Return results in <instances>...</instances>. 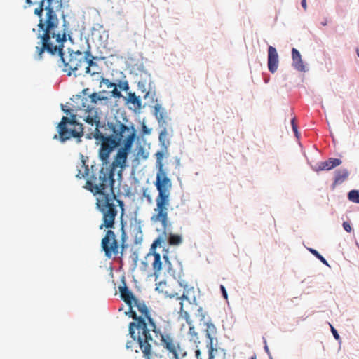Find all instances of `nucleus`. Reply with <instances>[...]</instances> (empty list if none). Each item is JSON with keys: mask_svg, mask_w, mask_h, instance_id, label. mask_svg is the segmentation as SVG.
I'll return each instance as SVG.
<instances>
[{"mask_svg": "<svg viewBox=\"0 0 359 359\" xmlns=\"http://www.w3.org/2000/svg\"><path fill=\"white\" fill-rule=\"evenodd\" d=\"M83 110L85 111V113H87L88 115L84 117V121L89 125L94 126L95 123H96L97 118H98V109L94 107H90V105L84 108Z\"/></svg>", "mask_w": 359, "mask_h": 359, "instance_id": "a211bd4d", "label": "nucleus"}, {"mask_svg": "<svg viewBox=\"0 0 359 359\" xmlns=\"http://www.w3.org/2000/svg\"><path fill=\"white\" fill-rule=\"evenodd\" d=\"M55 3L57 4L55 8V11H60L63 8L62 6L64 4L62 2V0H55Z\"/></svg>", "mask_w": 359, "mask_h": 359, "instance_id": "603ef678", "label": "nucleus"}, {"mask_svg": "<svg viewBox=\"0 0 359 359\" xmlns=\"http://www.w3.org/2000/svg\"><path fill=\"white\" fill-rule=\"evenodd\" d=\"M124 136H86L87 138H95L100 142V148L99 151L100 158L103 162H107L109 158L111 151L118 147Z\"/></svg>", "mask_w": 359, "mask_h": 359, "instance_id": "0eeeda50", "label": "nucleus"}, {"mask_svg": "<svg viewBox=\"0 0 359 359\" xmlns=\"http://www.w3.org/2000/svg\"><path fill=\"white\" fill-rule=\"evenodd\" d=\"M128 60L132 63V64H135V63H137L136 62V59L135 57H133L132 55H128Z\"/></svg>", "mask_w": 359, "mask_h": 359, "instance_id": "69168bd1", "label": "nucleus"}, {"mask_svg": "<svg viewBox=\"0 0 359 359\" xmlns=\"http://www.w3.org/2000/svg\"><path fill=\"white\" fill-rule=\"evenodd\" d=\"M163 155L164 154L162 151L156 153L158 171L154 184L158 191V195L155 199L156 206L151 217V222L154 224H160L165 228L168 223V209L170 205V196L172 182L167 176V172L163 168Z\"/></svg>", "mask_w": 359, "mask_h": 359, "instance_id": "f03ea898", "label": "nucleus"}, {"mask_svg": "<svg viewBox=\"0 0 359 359\" xmlns=\"http://www.w3.org/2000/svg\"><path fill=\"white\" fill-rule=\"evenodd\" d=\"M137 69L144 74V76L146 78H151V74L147 72V69H145L144 65L143 62H137L135 63L134 65L132 66V69L130 70V73L133 72V70Z\"/></svg>", "mask_w": 359, "mask_h": 359, "instance_id": "bb28decb", "label": "nucleus"}, {"mask_svg": "<svg viewBox=\"0 0 359 359\" xmlns=\"http://www.w3.org/2000/svg\"><path fill=\"white\" fill-rule=\"evenodd\" d=\"M168 224H169V222L168 223ZM168 226V225H167L166 227L164 228L163 225H161L163 231L154 240V243H152L151 247V250H154L158 246L161 247L162 245H165L167 241L170 245H178L182 243V238L181 236L178 234L172 233H170L169 236H168L166 231Z\"/></svg>", "mask_w": 359, "mask_h": 359, "instance_id": "9d476101", "label": "nucleus"}, {"mask_svg": "<svg viewBox=\"0 0 359 359\" xmlns=\"http://www.w3.org/2000/svg\"><path fill=\"white\" fill-rule=\"evenodd\" d=\"M106 57H104V56H94L93 55V60L95 62L97 61H99V60H104Z\"/></svg>", "mask_w": 359, "mask_h": 359, "instance_id": "e2e57ef3", "label": "nucleus"}, {"mask_svg": "<svg viewBox=\"0 0 359 359\" xmlns=\"http://www.w3.org/2000/svg\"><path fill=\"white\" fill-rule=\"evenodd\" d=\"M100 87H102V84H105L108 88L117 87L116 83L109 81L108 79H106V78L103 77L102 76H100Z\"/></svg>", "mask_w": 359, "mask_h": 359, "instance_id": "c9c22d12", "label": "nucleus"}, {"mask_svg": "<svg viewBox=\"0 0 359 359\" xmlns=\"http://www.w3.org/2000/svg\"><path fill=\"white\" fill-rule=\"evenodd\" d=\"M89 91H90V89L88 88H84L81 92V94L83 95V96H86L89 94Z\"/></svg>", "mask_w": 359, "mask_h": 359, "instance_id": "680f3d73", "label": "nucleus"}, {"mask_svg": "<svg viewBox=\"0 0 359 359\" xmlns=\"http://www.w3.org/2000/svg\"><path fill=\"white\" fill-rule=\"evenodd\" d=\"M279 57L275 47L269 46L267 55L268 69L271 74H274L278 67Z\"/></svg>", "mask_w": 359, "mask_h": 359, "instance_id": "2eb2a0df", "label": "nucleus"}, {"mask_svg": "<svg viewBox=\"0 0 359 359\" xmlns=\"http://www.w3.org/2000/svg\"><path fill=\"white\" fill-rule=\"evenodd\" d=\"M79 68L76 66L74 65V63H69V66L66 69H62V72L67 73V76H71L74 75V77H78L81 75L85 76V74H82L81 73H77Z\"/></svg>", "mask_w": 359, "mask_h": 359, "instance_id": "b1692460", "label": "nucleus"}, {"mask_svg": "<svg viewBox=\"0 0 359 359\" xmlns=\"http://www.w3.org/2000/svg\"><path fill=\"white\" fill-rule=\"evenodd\" d=\"M290 123H291V126L292 128L294 135H300V133L299 132L298 126L295 122V118H292L290 120Z\"/></svg>", "mask_w": 359, "mask_h": 359, "instance_id": "de8ad7c7", "label": "nucleus"}, {"mask_svg": "<svg viewBox=\"0 0 359 359\" xmlns=\"http://www.w3.org/2000/svg\"><path fill=\"white\" fill-rule=\"evenodd\" d=\"M348 198L349 201L359 204V191L351 190L348 194Z\"/></svg>", "mask_w": 359, "mask_h": 359, "instance_id": "72a5a7b5", "label": "nucleus"}, {"mask_svg": "<svg viewBox=\"0 0 359 359\" xmlns=\"http://www.w3.org/2000/svg\"><path fill=\"white\" fill-rule=\"evenodd\" d=\"M62 2L64 4V5L62 6L63 8H67L69 6V0H62Z\"/></svg>", "mask_w": 359, "mask_h": 359, "instance_id": "0e129e2a", "label": "nucleus"}, {"mask_svg": "<svg viewBox=\"0 0 359 359\" xmlns=\"http://www.w3.org/2000/svg\"><path fill=\"white\" fill-rule=\"evenodd\" d=\"M56 55H58V57H59V60L57 62L59 67H62L63 66L64 69H66L69 66V63H70L69 61L67 62L65 58V53H57Z\"/></svg>", "mask_w": 359, "mask_h": 359, "instance_id": "473e14b6", "label": "nucleus"}, {"mask_svg": "<svg viewBox=\"0 0 359 359\" xmlns=\"http://www.w3.org/2000/svg\"><path fill=\"white\" fill-rule=\"evenodd\" d=\"M195 356H196V359H203L201 357V352L199 349L196 350Z\"/></svg>", "mask_w": 359, "mask_h": 359, "instance_id": "052dcab7", "label": "nucleus"}, {"mask_svg": "<svg viewBox=\"0 0 359 359\" xmlns=\"http://www.w3.org/2000/svg\"><path fill=\"white\" fill-rule=\"evenodd\" d=\"M72 32L66 33V42L67 41H69L71 43L74 44V39L72 38Z\"/></svg>", "mask_w": 359, "mask_h": 359, "instance_id": "6e6d98bb", "label": "nucleus"}, {"mask_svg": "<svg viewBox=\"0 0 359 359\" xmlns=\"http://www.w3.org/2000/svg\"><path fill=\"white\" fill-rule=\"evenodd\" d=\"M85 62L84 61H82L81 57H79V59L74 60V65L76 66L77 68H80L82 66V64Z\"/></svg>", "mask_w": 359, "mask_h": 359, "instance_id": "13d9d810", "label": "nucleus"}, {"mask_svg": "<svg viewBox=\"0 0 359 359\" xmlns=\"http://www.w3.org/2000/svg\"><path fill=\"white\" fill-rule=\"evenodd\" d=\"M309 250L313 255H315L318 259H319L323 264H327L326 259L321 255H320L317 250H316L314 249H310Z\"/></svg>", "mask_w": 359, "mask_h": 359, "instance_id": "c03bdc74", "label": "nucleus"}, {"mask_svg": "<svg viewBox=\"0 0 359 359\" xmlns=\"http://www.w3.org/2000/svg\"><path fill=\"white\" fill-rule=\"evenodd\" d=\"M67 53L69 54V62L74 63V60L79 59L78 57H83V52L81 50H74L71 48H67Z\"/></svg>", "mask_w": 359, "mask_h": 359, "instance_id": "c756f323", "label": "nucleus"}, {"mask_svg": "<svg viewBox=\"0 0 359 359\" xmlns=\"http://www.w3.org/2000/svg\"><path fill=\"white\" fill-rule=\"evenodd\" d=\"M76 170L78 171L76 174V177L79 179L85 178L89 172L88 166L86 165L85 161L83 160L78 163Z\"/></svg>", "mask_w": 359, "mask_h": 359, "instance_id": "412c9836", "label": "nucleus"}, {"mask_svg": "<svg viewBox=\"0 0 359 359\" xmlns=\"http://www.w3.org/2000/svg\"><path fill=\"white\" fill-rule=\"evenodd\" d=\"M165 263L168 264V273L170 276L177 280L179 285L183 288V293L181 296L178 294H172L171 297H176L180 302V311L184 313V317L187 323H189V314L195 311L198 306V302L196 298V291L193 286L186 280L182 269L177 266L174 269L168 261L167 256H163Z\"/></svg>", "mask_w": 359, "mask_h": 359, "instance_id": "39448f33", "label": "nucleus"}, {"mask_svg": "<svg viewBox=\"0 0 359 359\" xmlns=\"http://www.w3.org/2000/svg\"><path fill=\"white\" fill-rule=\"evenodd\" d=\"M121 298L129 306L128 313L134 320L129 324V334L134 339H137L144 356L147 359H152L151 341H153L151 335L149 334V330L144 320L142 317H137V313L133 309V304L137 299L133 293L128 288L125 282L123 286L119 287Z\"/></svg>", "mask_w": 359, "mask_h": 359, "instance_id": "20e7f679", "label": "nucleus"}, {"mask_svg": "<svg viewBox=\"0 0 359 359\" xmlns=\"http://www.w3.org/2000/svg\"><path fill=\"white\" fill-rule=\"evenodd\" d=\"M136 137L127 136L123 140V147L118 149L110 167H102L98 172L93 171L92 175L84 186V188L92 192L93 195H97L96 205L102 215V222L100 225V229H108L102 239L101 245L106 257L109 258L118 254V243L114 232L111 230L114 226L115 218L118 215L117 206H119L121 210L120 217L123 247L126 236L123 222L124 203L123 201L116 198L114 191V172L117 171L118 176L121 177L122 172L126 168L128 153Z\"/></svg>", "mask_w": 359, "mask_h": 359, "instance_id": "f257e3e1", "label": "nucleus"}, {"mask_svg": "<svg viewBox=\"0 0 359 359\" xmlns=\"http://www.w3.org/2000/svg\"><path fill=\"white\" fill-rule=\"evenodd\" d=\"M54 2L55 0H47V3L44 8V11H46V18H43V16L39 18L37 27H40L42 28L46 25L48 27H53L56 25V22H59L56 11H55V8L53 6Z\"/></svg>", "mask_w": 359, "mask_h": 359, "instance_id": "9b49d317", "label": "nucleus"}, {"mask_svg": "<svg viewBox=\"0 0 359 359\" xmlns=\"http://www.w3.org/2000/svg\"><path fill=\"white\" fill-rule=\"evenodd\" d=\"M88 97L90 99V102L93 104H97L99 101H104L107 102L109 100L108 96L100 95L96 92H94L90 95H88Z\"/></svg>", "mask_w": 359, "mask_h": 359, "instance_id": "5701e85b", "label": "nucleus"}, {"mask_svg": "<svg viewBox=\"0 0 359 359\" xmlns=\"http://www.w3.org/2000/svg\"><path fill=\"white\" fill-rule=\"evenodd\" d=\"M141 79L137 83V88L138 90H141L142 93L146 92V83H147V79L143 76V74H141L140 76Z\"/></svg>", "mask_w": 359, "mask_h": 359, "instance_id": "4c0bfd02", "label": "nucleus"}, {"mask_svg": "<svg viewBox=\"0 0 359 359\" xmlns=\"http://www.w3.org/2000/svg\"><path fill=\"white\" fill-rule=\"evenodd\" d=\"M109 94H111V97H114V98H121V97H124V96H123L122 93H121V91L120 90H118L117 89V87L116 88H114V89L111 90V91H109Z\"/></svg>", "mask_w": 359, "mask_h": 359, "instance_id": "a19ab883", "label": "nucleus"}, {"mask_svg": "<svg viewBox=\"0 0 359 359\" xmlns=\"http://www.w3.org/2000/svg\"><path fill=\"white\" fill-rule=\"evenodd\" d=\"M149 155V151H147L143 147H139L137 151V157L138 158L146 160L148 158Z\"/></svg>", "mask_w": 359, "mask_h": 359, "instance_id": "f704fd0d", "label": "nucleus"}, {"mask_svg": "<svg viewBox=\"0 0 359 359\" xmlns=\"http://www.w3.org/2000/svg\"><path fill=\"white\" fill-rule=\"evenodd\" d=\"M85 74H90L92 76H99L100 75V72H97V71H92V69L87 66L86 68H85Z\"/></svg>", "mask_w": 359, "mask_h": 359, "instance_id": "09e8293b", "label": "nucleus"}, {"mask_svg": "<svg viewBox=\"0 0 359 359\" xmlns=\"http://www.w3.org/2000/svg\"><path fill=\"white\" fill-rule=\"evenodd\" d=\"M330 325L331 331H332V334H333L334 337L337 340L339 339L340 337H339V334H338L337 331L334 328V327H333L332 325H330Z\"/></svg>", "mask_w": 359, "mask_h": 359, "instance_id": "4d7b16f0", "label": "nucleus"}, {"mask_svg": "<svg viewBox=\"0 0 359 359\" xmlns=\"http://www.w3.org/2000/svg\"><path fill=\"white\" fill-rule=\"evenodd\" d=\"M189 325V335L190 337V340L193 341L194 342H197L198 340V333L195 330V327L191 325V321L189 320V323H188Z\"/></svg>", "mask_w": 359, "mask_h": 359, "instance_id": "2f4dec72", "label": "nucleus"}, {"mask_svg": "<svg viewBox=\"0 0 359 359\" xmlns=\"http://www.w3.org/2000/svg\"><path fill=\"white\" fill-rule=\"evenodd\" d=\"M59 22H56V25L53 27H48L46 25H44L42 28L40 27H37V39H40L37 43V46H46V41L45 37H47L48 39L49 37V41H51L52 39H55L56 43L66 40V32H62V33H60L55 32V29L57 28Z\"/></svg>", "mask_w": 359, "mask_h": 359, "instance_id": "1a4fd4ad", "label": "nucleus"}, {"mask_svg": "<svg viewBox=\"0 0 359 359\" xmlns=\"http://www.w3.org/2000/svg\"><path fill=\"white\" fill-rule=\"evenodd\" d=\"M349 172L347 169L338 170L335 172L334 184H338L342 183L348 177Z\"/></svg>", "mask_w": 359, "mask_h": 359, "instance_id": "4be33fe9", "label": "nucleus"}, {"mask_svg": "<svg viewBox=\"0 0 359 359\" xmlns=\"http://www.w3.org/2000/svg\"><path fill=\"white\" fill-rule=\"evenodd\" d=\"M118 83L116 84L117 88H118L121 91L127 92L130 89V86H129L128 82L127 81H123L118 80Z\"/></svg>", "mask_w": 359, "mask_h": 359, "instance_id": "58836bf2", "label": "nucleus"}, {"mask_svg": "<svg viewBox=\"0 0 359 359\" xmlns=\"http://www.w3.org/2000/svg\"><path fill=\"white\" fill-rule=\"evenodd\" d=\"M194 313H195L196 316L200 318L201 320H204L206 315V313L204 311L203 309L198 305Z\"/></svg>", "mask_w": 359, "mask_h": 359, "instance_id": "ea45409f", "label": "nucleus"}, {"mask_svg": "<svg viewBox=\"0 0 359 359\" xmlns=\"http://www.w3.org/2000/svg\"><path fill=\"white\" fill-rule=\"evenodd\" d=\"M96 123H95V130L94 133H87L86 135H107L106 133H103L100 130V128H105V123L104 121H101L100 117L96 120Z\"/></svg>", "mask_w": 359, "mask_h": 359, "instance_id": "c85d7f7f", "label": "nucleus"}, {"mask_svg": "<svg viewBox=\"0 0 359 359\" xmlns=\"http://www.w3.org/2000/svg\"><path fill=\"white\" fill-rule=\"evenodd\" d=\"M25 3L29 4V6L34 5L36 4V1H33L32 0H25Z\"/></svg>", "mask_w": 359, "mask_h": 359, "instance_id": "774afa93", "label": "nucleus"}, {"mask_svg": "<svg viewBox=\"0 0 359 359\" xmlns=\"http://www.w3.org/2000/svg\"><path fill=\"white\" fill-rule=\"evenodd\" d=\"M291 54L292 59V66L294 69L301 72H305L309 70V69L305 67L301 53L297 48H292Z\"/></svg>", "mask_w": 359, "mask_h": 359, "instance_id": "f3484780", "label": "nucleus"}, {"mask_svg": "<svg viewBox=\"0 0 359 359\" xmlns=\"http://www.w3.org/2000/svg\"><path fill=\"white\" fill-rule=\"evenodd\" d=\"M67 15L65 13L64 11H62L61 18L62 19V32H69V22L66 19Z\"/></svg>", "mask_w": 359, "mask_h": 359, "instance_id": "e433bc0d", "label": "nucleus"}, {"mask_svg": "<svg viewBox=\"0 0 359 359\" xmlns=\"http://www.w3.org/2000/svg\"><path fill=\"white\" fill-rule=\"evenodd\" d=\"M149 90L147 92H146L145 95L144 96V99H147L150 95H151V102H153L154 101V97L156 96V86L154 82L149 79Z\"/></svg>", "mask_w": 359, "mask_h": 359, "instance_id": "cd10ccee", "label": "nucleus"}, {"mask_svg": "<svg viewBox=\"0 0 359 359\" xmlns=\"http://www.w3.org/2000/svg\"><path fill=\"white\" fill-rule=\"evenodd\" d=\"M71 100L73 102V108H75L76 110H83L88 106L87 105L88 98L83 97L81 95H75Z\"/></svg>", "mask_w": 359, "mask_h": 359, "instance_id": "6ab92c4d", "label": "nucleus"}, {"mask_svg": "<svg viewBox=\"0 0 359 359\" xmlns=\"http://www.w3.org/2000/svg\"><path fill=\"white\" fill-rule=\"evenodd\" d=\"M130 337L133 338V341H128L127 343H126V348L128 349H133L134 348V345L135 344H138L139 345V347H140V342L138 341L137 339H134L131 335ZM142 350V348H140Z\"/></svg>", "mask_w": 359, "mask_h": 359, "instance_id": "79ce46f5", "label": "nucleus"}, {"mask_svg": "<svg viewBox=\"0 0 359 359\" xmlns=\"http://www.w3.org/2000/svg\"><path fill=\"white\" fill-rule=\"evenodd\" d=\"M151 132V128H149L146 125L143 124L142 126V129L138 135H150Z\"/></svg>", "mask_w": 359, "mask_h": 359, "instance_id": "49530a36", "label": "nucleus"}, {"mask_svg": "<svg viewBox=\"0 0 359 359\" xmlns=\"http://www.w3.org/2000/svg\"><path fill=\"white\" fill-rule=\"evenodd\" d=\"M153 114L155 116L156 118L158 120L159 130V135H168V117L166 116V113L165 109L162 107L161 104L157 103L154 107Z\"/></svg>", "mask_w": 359, "mask_h": 359, "instance_id": "f8f14e48", "label": "nucleus"}, {"mask_svg": "<svg viewBox=\"0 0 359 359\" xmlns=\"http://www.w3.org/2000/svg\"><path fill=\"white\" fill-rule=\"evenodd\" d=\"M343 227H344V230L348 233L351 232L352 230L351 226L350 223L348 222H343Z\"/></svg>", "mask_w": 359, "mask_h": 359, "instance_id": "5fc2aeb1", "label": "nucleus"}, {"mask_svg": "<svg viewBox=\"0 0 359 359\" xmlns=\"http://www.w3.org/2000/svg\"><path fill=\"white\" fill-rule=\"evenodd\" d=\"M301 5L302 8L306 10L307 8L306 0H301Z\"/></svg>", "mask_w": 359, "mask_h": 359, "instance_id": "338daca9", "label": "nucleus"}, {"mask_svg": "<svg viewBox=\"0 0 359 359\" xmlns=\"http://www.w3.org/2000/svg\"><path fill=\"white\" fill-rule=\"evenodd\" d=\"M46 41V46H36V53L34 55V59L36 61H41L43 59V54L45 52L48 53L51 56H55L57 53H65L64 48L66 40L57 42V45H55L52 41H49L47 37H45Z\"/></svg>", "mask_w": 359, "mask_h": 359, "instance_id": "6e6552de", "label": "nucleus"}, {"mask_svg": "<svg viewBox=\"0 0 359 359\" xmlns=\"http://www.w3.org/2000/svg\"><path fill=\"white\" fill-rule=\"evenodd\" d=\"M127 128H128L127 133H128V135H137V131L135 129V126L133 125V123H130V125L127 126Z\"/></svg>", "mask_w": 359, "mask_h": 359, "instance_id": "a18cd8bd", "label": "nucleus"}, {"mask_svg": "<svg viewBox=\"0 0 359 359\" xmlns=\"http://www.w3.org/2000/svg\"><path fill=\"white\" fill-rule=\"evenodd\" d=\"M220 290H221V292L222 293V296L224 297V298L225 299H228V294H227V292H226V288L224 287V286L221 285H220Z\"/></svg>", "mask_w": 359, "mask_h": 359, "instance_id": "bf43d9fd", "label": "nucleus"}, {"mask_svg": "<svg viewBox=\"0 0 359 359\" xmlns=\"http://www.w3.org/2000/svg\"><path fill=\"white\" fill-rule=\"evenodd\" d=\"M77 115L72 114L69 117L62 116L57 124V135H83L84 134L83 126L76 118Z\"/></svg>", "mask_w": 359, "mask_h": 359, "instance_id": "423d86ee", "label": "nucleus"}, {"mask_svg": "<svg viewBox=\"0 0 359 359\" xmlns=\"http://www.w3.org/2000/svg\"><path fill=\"white\" fill-rule=\"evenodd\" d=\"M107 126H108L109 128L110 129V130L112 132V133H116L118 123L116 124L112 122H108Z\"/></svg>", "mask_w": 359, "mask_h": 359, "instance_id": "3c124183", "label": "nucleus"}, {"mask_svg": "<svg viewBox=\"0 0 359 359\" xmlns=\"http://www.w3.org/2000/svg\"><path fill=\"white\" fill-rule=\"evenodd\" d=\"M60 106L62 111L67 115H69V116L74 114V109H71L70 107L67 108L66 106L63 104H61Z\"/></svg>", "mask_w": 359, "mask_h": 359, "instance_id": "8fccbe9b", "label": "nucleus"}, {"mask_svg": "<svg viewBox=\"0 0 359 359\" xmlns=\"http://www.w3.org/2000/svg\"><path fill=\"white\" fill-rule=\"evenodd\" d=\"M206 337L209 339L207 344L208 349V357L207 359H217L219 355V350L213 346V337L215 335L217 329L212 323H206Z\"/></svg>", "mask_w": 359, "mask_h": 359, "instance_id": "ddd939ff", "label": "nucleus"}, {"mask_svg": "<svg viewBox=\"0 0 359 359\" xmlns=\"http://www.w3.org/2000/svg\"><path fill=\"white\" fill-rule=\"evenodd\" d=\"M81 137L82 136H54V138L58 139L60 142L64 143L65 141H67V140H69L71 137H75V138L77 137L78 141L80 142L81 141L80 137Z\"/></svg>", "mask_w": 359, "mask_h": 359, "instance_id": "37998d69", "label": "nucleus"}, {"mask_svg": "<svg viewBox=\"0 0 359 359\" xmlns=\"http://www.w3.org/2000/svg\"><path fill=\"white\" fill-rule=\"evenodd\" d=\"M123 100L126 102V104H131L134 108L131 106H128V109L133 110L135 114H140L142 109V100L140 96H137L135 93H129L128 97H124Z\"/></svg>", "mask_w": 359, "mask_h": 359, "instance_id": "dca6fc26", "label": "nucleus"}, {"mask_svg": "<svg viewBox=\"0 0 359 359\" xmlns=\"http://www.w3.org/2000/svg\"><path fill=\"white\" fill-rule=\"evenodd\" d=\"M116 123H118L116 133H111V135H124L126 133H127L128 128H127L126 124L121 123L118 120H116Z\"/></svg>", "mask_w": 359, "mask_h": 359, "instance_id": "7c9ffc66", "label": "nucleus"}, {"mask_svg": "<svg viewBox=\"0 0 359 359\" xmlns=\"http://www.w3.org/2000/svg\"><path fill=\"white\" fill-rule=\"evenodd\" d=\"M150 250L151 252L147 255L145 259L147 262H151L154 271V274L156 276H158L160 274L161 270L162 269L163 262L161 257L159 253L154 252L155 249L154 250L150 249Z\"/></svg>", "mask_w": 359, "mask_h": 359, "instance_id": "4468645a", "label": "nucleus"}, {"mask_svg": "<svg viewBox=\"0 0 359 359\" xmlns=\"http://www.w3.org/2000/svg\"><path fill=\"white\" fill-rule=\"evenodd\" d=\"M47 3V0H39L36 1V4H38V7L34 11V14L38 18L43 16V12L45 6Z\"/></svg>", "mask_w": 359, "mask_h": 359, "instance_id": "a878e982", "label": "nucleus"}, {"mask_svg": "<svg viewBox=\"0 0 359 359\" xmlns=\"http://www.w3.org/2000/svg\"><path fill=\"white\" fill-rule=\"evenodd\" d=\"M133 306H135L141 313L139 317L144 318L149 332L154 333L156 339L154 343L163 348L169 359H181L187 355V352L184 351L180 342L177 341L170 332L163 330L161 327L157 325L144 302L137 299L133 304ZM149 334L151 335L150 333Z\"/></svg>", "mask_w": 359, "mask_h": 359, "instance_id": "7ed1b4c3", "label": "nucleus"}, {"mask_svg": "<svg viewBox=\"0 0 359 359\" xmlns=\"http://www.w3.org/2000/svg\"><path fill=\"white\" fill-rule=\"evenodd\" d=\"M86 63L88 65L87 66L90 67V68H98V65L97 62L94 61L93 59H90V60L86 62Z\"/></svg>", "mask_w": 359, "mask_h": 359, "instance_id": "864d4df0", "label": "nucleus"}, {"mask_svg": "<svg viewBox=\"0 0 359 359\" xmlns=\"http://www.w3.org/2000/svg\"><path fill=\"white\" fill-rule=\"evenodd\" d=\"M341 163V161L339 158H330L327 161L319 163L318 169L320 170H330Z\"/></svg>", "mask_w": 359, "mask_h": 359, "instance_id": "aec40b11", "label": "nucleus"}, {"mask_svg": "<svg viewBox=\"0 0 359 359\" xmlns=\"http://www.w3.org/2000/svg\"><path fill=\"white\" fill-rule=\"evenodd\" d=\"M85 40H86V45H87V48L83 53V54L84 55L83 57H81L82 61H84L86 62L90 60V59H93V54L91 53V46H90V44L89 43V38L88 37H85Z\"/></svg>", "mask_w": 359, "mask_h": 359, "instance_id": "393cba45", "label": "nucleus"}]
</instances>
